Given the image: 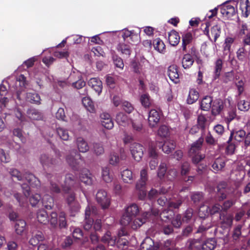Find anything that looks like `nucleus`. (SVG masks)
Instances as JSON below:
<instances>
[{"instance_id": "1", "label": "nucleus", "mask_w": 250, "mask_h": 250, "mask_svg": "<svg viewBox=\"0 0 250 250\" xmlns=\"http://www.w3.org/2000/svg\"><path fill=\"white\" fill-rule=\"evenodd\" d=\"M147 179V170L146 168H143L140 171V179L136 186L139 198L141 199H143L146 195V186Z\"/></svg>"}, {"instance_id": "33", "label": "nucleus", "mask_w": 250, "mask_h": 250, "mask_svg": "<svg viewBox=\"0 0 250 250\" xmlns=\"http://www.w3.org/2000/svg\"><path fill=\"white\" fill-rule=\"evenodd\" d=\"M102 178L104 182L107 183H110L112 181L113 174L108 167H104L102 168Z\"/></svg>"}, {"instance_id": "60", "label": "nucleus", "mask_w": 250, "mask_h": 250, "mask_svg": "<svg viewBox=\"0 0 250 250\" xmlns=\"http://www.w3.org/2000/svg\"><path fill=\"white\" fill-rule=\"evenodd\" d=\"M80 156L79 154H76L75 158L71 155L68 156L66 158V161L70 166L74 167L78 163L77 162V159L80 158Z\"/></svg>"}, {"instance_id": "50", "label": "nucleus", "mask_w": 250, "mask_h": 250, "mask_svg": "<svg viewBox=\"0 0 250 250\" xmlns=\"http://www.w3.org/2000/svg\"><path fill=\"white\" fill-rule=\"evenodd\" d=\"M215 246V242L213 239H208L202 245V249L203 250H213Z\"/></svg>"}, {"instance_id": "34", "label": "nucleus", "mask_w": 250, "mask_h": 250, "mask_svg": "<svg viewBox=\"0 0 250 250\" xmlns=\"http://www.w3.org/2000/svg\"><path fill=\"white\" fill-rule=\"evenodd\" d=\"M175 143L174 141L167 140L162 146V150L166 153H170L175 148Z\"/></svg>"}, {"instance_id": "27", "label": "nucleus", "mask_w": 250, "mask_h": 250, "mask_svg": "<svg viewBox=\"0 0 250 250\" xmlns=\"http://www.w3.org/2000/svg\"><path fill=\"white\" fill-rule=\"evenodd\" d=\"M121 176L123 181L125 183L131 184L134 181L132 172L128 169H125L122 171Z\"/></svg>"}, {"instance_id": "26", "label": "nucleus", "mask_w": 250, "mask_h": 250, "mask_svg": "<svg viewBox=\"0 0 250 250\" xmlns=\"http://www.w3.org/2000/svg\"><path fill=\"white\" fill-rule=\"evenodd\" d=\"M168 39L171 45L176 46L180 42V37L178 32L175 30H172L168 33Z\"/></svg>"}, {"instance_id": "29", "label": "nucleus", "mask_w": 250, "mask_h": 250, "mask_svg": "<svg viewBox=\"0 0 250 250\" xmlns=\"http://www.w3.org/2000/svg\"><path fill=\"white\" fill-rule=\"evenodd\" d=\"M221 33V28L218 25H216L213 26L211 28L210 32H208L207 35L208 38L211 39H213L214 42H216L217 38L220 36Z\"/></svg>"}, {"instance_id": "40", "label": "nucleus", "mask_w": 250, "mask_h": 250, "mask_svg": "<svg viewBox=\"0 0 250 250\" xmlns=\"http://www.w3.org/2000/svg\"><path fill=\"white\" fill-rule=\"evenodd\" d=\"M146 219H141L140 218H134L131 219L129 223L127 225H129L132 229H136L139 228L143 223L146 221Z\"/></svg>"}, {"instance_id": "14", "label": "nucleus", "mask_w": 250, "mask_h": 250, "mask_svg": "<svg viewBox=\"0 0 250 250\" xmlns=\"http://www.w3.org/2000/svg\"><path fill=\"white\" fill-rule=\"evenodd\" d=\"M21 187L23 189L24 197H21L20 196L19 194L18 193L15 194L14 197L16 198L20 204L21 206H22L23 205L24 203L27 201L26 198L29 195L30 188L29 186L26 184H23Z\"/></svg>"}, {"instance_id": "30", "label": "nucleus", "mask_w": 250, "mask_h": 250, "mask_svg": "<svg viewBox=\"0 0 250 250\" xmlns=\"http://www.w3.org/2000/svg\"><path fill=\"white\" fill-rule=\"evenodd\" d=\"M122 36L124 40H125V39L128 37H130L134 42H137L139 40V37L137 33H134L133 31H129L126 29L122 31Z\"/></svg>"}, {"instance_id": "56", "label": "nucleus", "mask_w": 250, "mask_h": 250, "mask_svg": "<svg viewBox=\"0 0 250 250\" xmlns=\"http://www.w3.org/2000/svg\"><path fill=\"white\" fill-rule=\"evenodd\" d=\"M57 133L60 138L63 140H68L69 135L68 131L61 127L57 128Z\"/></svg>"}, {"instance_id": "51", "label": "nucleus", "mask_w": 250, "mask_h": 250, "mask_svg": "<svg viewBox=\"0 0 250 250\" xmlns=\"http://www.w3.org/2000/svg\"><path fill=\"white\" fill-rule=\"evenodd\" d=\"M117 49L125 55H129L130 53V46L124 43H120L117 47Z\"/></svg>"}, {"instance_id": "39", "label": "nucleus", "mask_w": 250, "mask_h": 250, "mask_svg": "<svg viewBox=\"0 0 250 250\" xmlns=\"http://www.w3.org/2000/svg\"><path fill=\"white\" fill-rule=\"evenodd\" d=\"M203 141V138L201 137L192 145L189 150L190 155H193L194 153H199L198 151L201 148Z\"/></svg>"}, {"instance_id": "63", "label": "nucleus", "mask_w": 250, "mask_h": 250, "mask_svg": "<svg viewBox=\"0 0 250 250\" xmlns=\"http://www.w3.org/2000/svg\"><path fill=\"white\" fill-rule=\"evenodd\" d=\"M41 197L39 194H32L29 199L30 204L32 206H36L41 200Z\"/></svg>"}, {"instance_id": "41", "label": "nucleus", "mask_w": 250, "mask_h": 250, "mask_svg": "<svg viewBox=\"0 0 250 250\" xmlns=\"http://www.w3.org/2000/svg\"><path fill=\"white\" fill-rule=\"evenodd\" d=\"M67 202L71 208V209L74 210L75 212L79 210L80 206L78 203L75 202V197L73 194H71L67 198Z\"/></svg>"}, {"instance_id": "55", "label": "nucleus", "mask_w": 250, "mask_h": 250, "mask_svg": "<svg viewBox=\"0 0 250 250\" xmlns=\"http://www.w3.org/2000/svg\"><path fill=\"white\" fill-rule=\"evenodd\" d=\"M189 243L188 247L191 250H200L202 248L201 242L197 240H191Z\"/></svg>"}, {"instance_id": "45", "label": "nucleus", "mask_w": 250, "mask_h": 250, "mask_svg": "<svg viewBox=\"0 0 250 250\" xmlns=\"http://www.w3.org/2000/svg\"><path fill=\"white\" fill-rule=\"evenodd\" d=\"M25 226L26 223L23 220H17L15 226L16 232L21 235L24 230Z\"/></svg>"}, {"instance_id": "18", "label": "nucleus", "mask_w": 250, "mask_h": 250, "mask_svg": "<svg viewBox=\"0 0 250 250\" xmlns=\"http://www.w3.org/2000/svg\"><path fill=\"white\" fill-rule=\"evenodd\" d=\"M239 5L242 16L248 17L250 14V2L249 0H240Z\"/></svg>"}, {"instance_id": "5", "label": "nucleus", "mask_w": 250, "mask_h": 250, "mask_svg": "<svg viewBox=\"0 0 250 250\" xmlns=\"http://www.w3.org/2000/svg\"><path fill=\"white\" fill-rule=\"evenodd\" d=\"M102 241L105 244H107L108 246H114L116 244L117 245H126L128 243L126 241H123L121 243H120V240L117 241L116 238L115 236H112L110 231H107L104 235L102 237Z\"/></svg>"}, {"instance_id": "4", "label": "nucleus", "mask_w": 250, "mask_h": 250, "mask_svg": "<svg viewBox=\"0 0 250 250\" xmlns=\"http://www.w3.org/2000/svg\"><path fill=\"white\" fill-rule=\"evenodd\" d=\"M96 200L103 208H107L110 204V197L104 190H100L96 194Z\"/></svg>"}, {"instance_id": "49", "label": "nucleus", "mask_w": 250, "mask_h": 250, "mask_svg": "<svg viewBox=\"0 0 250 250\" xmlns=\"http://www.w3.org/2000/svg\"><path fill=\"white\" fill-rule=\"evenodd\" d=\"M28 116L30 119L33 120H39L42 119L41 114L35 109H31L28 111Z\"/></svg>"}, {"instance_id": "59", "label": "nucleus", "mask_w": 250, "mask_h": 250, "mask_svg": "<svg viewBox=\"0 0 250 250\" xmlns=\"http://www.w3.org/2000/svg\"><path fill=\"white\" fill-rule=\"evenodd\" d=\"M158 134L162 137H166L169 134V128L166 125H162L159 128Z\"/></svg>"}, {"instance_id": "37", "label": "nucleus", "mask_w": 250, "mask_h": 250, "mask_svg": "<svg viewBox=\"0 0 250 250\" xmlns=\"http://www.w3.org/2000/svg\"><path fill=\"white\" fill-rule=\"evenodd\" d=\"M199 98V93L194 88L190 89L187 100L188 104H192L195 103Z\"/></svg>"}, {"instance_id": "9", "label": "nucleus", "mask_w": 250, "mask_h": 250, "mask_svg": "<svg viewBox=\"0 0 250 250\" xmlns=\"http://www.w3.org/2000/svg\"><path fill=\"white\" fill-rule=\"evenodd\" d=\"M96 208L92 206H88L85 209V219L86 222L84 225V228L85 230H89L93 224V221L88 219L91 215L96 214Z\"/></svg>"}, {"instance_id": "7", "label": "nucleus", "mask_w": 250, "mask_h": 250, "mask_svg": "<svg viewBox=\"0 0 250 250\" xmlns=\"http://www.w3.org/2000/svg\"><path fill=\"white\" fill-rule=\"evenodd\" d=\"M230 2H226L221 6V14L223 16L228 18H230L236 13V10L234 7V2H233V5H232Z\"/></svg>"}, {"instance_id": "54", "label": "nucleus", "mask_w": 250, "mask_h": 250, "mask_svg": "<svg viewBox=\"0 0 250 250\" xmlns=\"http://www.w3.org/2000/svg\"><path fill=\"white\" fill-rule=\"evenodd\" d=\"M26 180L31 187L37 186L39 185V181L36 177L32 174H28L25 177Z\"/></svg>"}, {"instance_id": "19", "label": "nucleus", "mask_w": 250, "mask_h": 250, "mask_svg": "<svg viewBox=\"0 0 250 250\" xmlns=\"http://www.w3.org/2000/svg\"><path fill=\"white\" fill-rule=\"evenodd\" d=\"M158 204L161 206H167L169 208H176L181 205V202L175 203L173 201H168L165 196H162L158 200Z\"/></svg>"}, {"instance_id": "11", "label": "nucleus", "mask_w": 250, "mask_h": 250, "mask_svg": "<svg viewBox=\"0 0 250 250\" xmlns=\"http://www.w3.org/2000/svg\"><path fill=\"white\" fill-rule=\"evenodd\" d=\"M100 119L102 125L105 128L111 129L113 127V122L108 113L105 112L102 113L100 115Z\"/></svg>"}, {"instance_id": "35", "label": "nucleus", "mask_w": 250, "mask_h": 250, "mask_svg": "<svg viewBox=\"0 0 250 250\" xmlns=\"http://www.w3.org/2000/svg\"><path fill=\"white\" fill-rule=\"evenodd\" d=\"M82 103L87 110L91 113L95 112V108L94 104L89 97H83L82 99Z\"/></svg>"}, {"instance_id": "31", "label": "nucleus", "mask_w": 250, "mask_h": 250, "mask_svg": "<svg viewBox=\"0 0 250 250\" xmlns=\"http://www.w3.org/2000/svg\"><path fill=\"white\" fill-rule=\"evenodd\" d=\"M41 163L43 166H51L58 162V160L49 157L46 154H42L40 158Z\"/></svg>"}, {"instance_id": "42", "label": "nucleus", "mask_w": 250, "mask_h": 250, "mask_svg": "<svg viewBox=\"0 0 250 250\" xmlns=\"http://www.w3.org/2000/svg\"><path fill=\"white\" fill-rule=\"evenodd\" d=\"M194 62L192 57L190 54H186L182 59V66L185 69L189 68Z\"/></svg>"}, {"instance_id": "32", "label": "nucleus", "mask_w": 250, "mask_h": 250, "mask_svg": "<svg viewBox=\"0 0 250 250\" xmlns=\"http://www.w3.org/2000/svg\"><path fill=\"white\" fill-rule=\"evenodd\" d=\"M154 242L150 237H146L141 244V247L142 250H157V248L154 247Z\"/></svg>"}, {"instance_id": "28", "label": "nucleus", "mask_w": 250, "mask_h": 250, "mask_svg": "<svg viewBox=\"0 0 250 250\" xmlns=\"http://www.w3.org/2000/svg\"><path fill=\"white\" fill-rule=\"evenodd\" d=\"M116 121L120 126H125L128 124L127 116L123 112H119L116 116Z\"/></svg>"}, {"instance_id": "58", "label": "nucleus", "mask_w": 250, "mask_h": 250, "mask_svg": "<svg viewBox=\"0 0 250 250\" xmlns=\"http://www.w3.org/2000/svg\"><path fill=\"white\" fill-rule=\"evenodd\" d=\"M238 108L241 111H247L250 108V104L248 101L241 100L238 103Z\"/></svg>"}, {"instance_id": "57", "label": "nucleus", "mask_w": 250, "mask_h": 250, "mask_svg": "<svg viewBox=\"0 0 250 250\" xmlns=\"http://www.w3.org/2000/svg\"><path fill=\"white\" fill-rule=\"evenodd\" d=\"M43 236L41 233L36 234L35 236L31 238L29 240V243L33 245H37L39 242L42 241Z\"/></svg>"}, {"instance_id": "3", "label": "nucleus", "mask_w": 250, "mask_h": 250, "mask_svg": "<svg viewBox=\"0 0 250 250\" xmlns=\"http://www.w3.org/2000/svg\"><path fill=\"white\" fill-rule=\"evenodd\" d=\"M37 218L38 221L41 224H46L49 222L48 214L43 209L38 211ZM49 222L52 227L56 226L57 224V214L56 212L51 213Z\"/></svg>"}, {"instance_id": "46", "label": "nucleus", "mask_w": 250, "mask_h": 250, "mask_svg": "<svg viewBox=\"0 0 250 250\" xmlns=\"http://www.w3.org/2000/svg\"><path fill=\"white\" fill-rule=\"evenodd\" d=\"M155 49L158 52L163 53L165 49V45L163 42L159 38L156 39L153 42Z\"/></svg>"}, {"instance_id": "10", "label": "nucleus", "mask_w": 250, "mask_h": 250, "mask_svg": "<svg viewBox=\"0 0 250 250\" xmlns=\"http://www.w3.org/2000/svg\"><path fill=\"white\" fill-rule=\"evenodd\" d=\"M160 118L159 112L155 109H151L149 113L148 122L149 125L151 127L156 126Z\"/></svg>"}, {"instance_id": "47", "label": "nucleus", "mask_w": 250, "mask_h": 250, "mask_svg": "<svg viewBox=\"0 0 250 250\" xmlns=\"http://www.w3.org/2000/svg\"><path fill=\"white\" fill-rule=\"evenodd\" d=\"M193 40L192 35L188 32L182 36V47L183 50H186V46L190 43Z\"/></svg>"}, {"instance_id": "20", "label": "nucleus", "mask_w": 250, "mask_h": 250, "mask_svg": "<svg viewBox=\"0 0 250 250\" xmlns=\"http://www.w3.org/2000/svg\"><path fill=\"white\" fill-rule=\"evenodd\" d=\"M221 208V206L220 205L216 204L214 206L212 207L211 208L207 207L205 206H203L201 207L199 209V215L201 217H203L204 216L202 215L201 212H204L205 210H206V213L205 214V216L208 214V212H210L211 214H214L216 212H218L220 210Z\"/></svg>"}, {"instance_id": "17", "label": "nucleus", "mask_w": 250, "mask_h": 250, "mask_svg": "<svg viewBox=\"0 0 250 250\" xmlns=\"http://www.w3.org/2000/svg\"><path fill=\"white\" fill-rule=\"evenodd\" d=\"M9 93L6 91L5 86L3 85L0 86V106L1 107H5L9 101Z\"/></svg>"}, {"instance_id": "44", "label": "nucleus", "mask_w": 250, "mask_h": 250, "mask_svg": "<svg viewBox=\"0 0 250 250\" xmlns=\"http://www.w3.org/2000/svg\"><path fill=\"white\" fill-rule=\"evenodd\" d=\"M212 102L211 97L206 96L202 99L201 102L200 106L201 109L204 110H208L211 106Z\"/></svg>"}, {"instance_id": "15", "label": "nucleus", "mask_w": 250, "mask_h": 250, "mask_svg": "<svg viewBox=\"0 0 250 250\" xmlns=\"http://www.w3.org/2000/svg\"><path fill=\"white\" fill-rule=\"evenodd\" d=\"M75 184V178L74 176L71 174H68L66 175L64 184L62 185L63 190L65 192H67L73 187Z\"/></svg>"}, {"instance_id": "36", "label": "nucleus", "mask_w": 250, "mask_h": 250, "mask_svg": "<svg viewBox=\"0 0 250 250\" xmlns=\"http://www.w3.org/2000/svg\"><path fill=\"white\" fill-rule=\"evenodd\" d=\"M225 165V159L223 157H219L215 159L212 167L215 172L221 170Z\"/></svg>"}, {"instance_id": "23", "label": "nucleus", "mask_w": 250, "mask_h": 250, "mask_svg": "<svg viewBox=\"0 0 250 250\" xmlns=\"http://www.w3.org/2000/svg\"><path fill=\"white\" fill-rule=\"evenodd\" d=\"M245 136L246 132L244 130H233L231 132L229 141L234 138L235 141L240 142L243 141Z\"/></svg>"}, {"instance_id": "2", "label": "nucleus", "mask_w": 250, "mask_h": 250, "mask_svg": "<svg viewBox=\"0 0 250 250\" xmlns=\"http://www.w3.org/2000/svg\"><path fill=\"white\" fill-rule=\"evenodd\" d=\"M139 211L138 206L132 204L128 206L126 209V212L122 216L120 223L122 226H126L129 223L131 219L136 217V215Z\"/></svg>"}, {"instance_id": "62", "label": "nucleus", "mask_w": 250, "mask_h": 250, "mask_svg": "<svg viewBox=\"0 0 250 250\" xmlns=\"http://www.w3.org/2000/svg\"><path fill=\"white\" fill-rule=\"evenodd\" d=\"M234 42V39L231 37H228L226 39L224 44V50L225 51H229L231 44Z\"/></svg>"}, {"instance_id": "64", "label": "nucleus", "mask_w": 250, "mask_h": 250, "mask_svg": "<svg viewBox=\"0 0 250 250\" xmlns=\"http://www.w3.org/2000/svg\"><path fill=\"white\" fill-rule=\"evenodd\" d=\"M148 153L150 158H157L158 154L156 151L155 146L152 144L149 146Z\"/></svg>"}, {"instance_id": "25", "label": "nucleus", "mask_w": 250, "mask_h": 250, "mask_svg": "<svg viewBox=\"0 0 250 250\" xmlns=\"http://www.w3.org/2000/svg\"><path fill=\"white\" fill-rule=\"evenodd\" d=\"M224 108V103L222 100L217 99L213 102L212 113L213 115L219 114Z\"/></svg>"}, {"instance_id": "16", "label": "nucleus", "mask_w": 250, "mask_h": 250, "mask_svg": "<svg viewBox=\"0 0 250 250\" xmlns=\"http://www.w3.org/2000/svg\"><path fill=\"white\" fill-rule=\"evenodd\" d=\"M169 79L174 83H177L179 82V75L178 72L177 66L173 64L169 66L167 70Z\"/></svg>"}, {"instance_id": "6", "label": "nucleus", "mask_w": 250, "mask_h": 250, "mask_svg": "<svg viewBox=\"0 0 250 250\" xmlns=\"http://www.w3.org/2000/svg\"><path fill=\"white\" fill-rule=\"evenodd\" d=\"M130 150L134 160L139 162L142 159L144 154L143 146L138 143H133L131 144Z\"/></svg>"}, {"instance_id": "52", "label": "nucleus", "mask_w": 250, "mask_h": 250, "mask_svg": "<svg viewBox=\"0 0 250 250\" xmlns=\"http://www.w3.org/2000/svg\"><path fill=\"white\" fill-rule=\"evenodd\" d=\"M223 61L221 59H218L215 62L214 75L215 78H218L222 69Z\"/></svg>"}, {"instance_id": "21", "label": "nucleus", "mask_w": 250, "mask_h": 250, "mask_svg": "<svg viewBox=\"0 0 250 250\" xmlns=\"http://www.w3.org/2000/svg\"><path fill=\"white\" fill-rule=\"evenodd\" d=\"M76 144L79 151L81 152L85 153L89 150L88 144L83 138H78L76 139Z\"/></svg>"}, {"instance_id": "22", "label": "nucleus", "mask_w": 250, "mask_h": 250, "mask_svg": "<svg viewBox=\"0 0 250 250\" xmlns=\"http://www.w3.org/2000/svg\"><path fill=\"white\" fill-rule=\"evenodd\" d=\"M81 181L87 185H91L93 183V178L90 171L87 169L83 170L80 176Z\"/></svg>"}, {"instance_id": "12", "label": "nucleus", "mask_w": 250, "mask_h": 250, "mask_svg": "<svg viewBox=\"0 0 250 250\" xmlns=\"http://www.w3.org/2000/svg\"><path fill=\"white\" fill-rule=\"evenodd\" d=\"M26 85V78L23 75H20L17 78L16 83V93L17 98L20 99V94L24 90Z\"/></svg>"}, {"instance_id": "43", "label": "nucleus", "mask_w": 250, "mask_h": 250, "mask_svg": "<svg viewBox=\"0 0 250 250\" xmlns=\"http://www.w3.org/2000/svg\"><path fill=\"white\" fill-rule=\"evenodd\" d=\"M220 219L223 227H229L232 225V216L231 215L226 214L225 215H221Z\"/></svg>"}, {"instance_id": "61", "label": "nucleus", "mask_w": 250, "mask_h": 250, "mask_svg": "<svg viewBox=\"0 0 250 250\" xmlns=\"http://www.w3.org/2000/svg\"><path fill=\"white\" fill-rule=\"evenodd\" d=\"M140 101L142 104L145 107H148L150 104L149 97L146 94H144L141 95Z\"/></svg>"}, {"instance_id": "24", "label": "nucleus", "mask_w": 250, "mask_h": 250, "mask_svg": "<svg viewBox=\"0 0 250 250\" xmlns=\"http://www.w3.org/2000/svg\"><path fill=\"white\" fill-rule=\"evenodd\" d=\"M250 54L249 51H247L244 46L240 47L236 52L237 58L242 62H245L249 60Z\"/></svg>"}, {"instance_id": "13", "label": "nucleus", "mask_w": 250, "mask_h": 250, "mask_svg": "<svg viewBox=\"0 0 250 250\" xmlns=\"http://www.w3.org/2000/svg\"><path fill=\"white\" fill-rule=\"evenodd\" d=\"M88 85L91 86L98 94L100 95L103 89L102 81L97 78H92L88 82Z\"/></svg>"}, {"instance_id": "53", "label": "nucleus", "mask_w": 250, "mask_h": 250, "mask_svg": "<svg viewBox=\"0 0 250 250\" xmlns=\"http://www.w3.org/2000/svg\"><path fill=\"white\" fill-rule=\"evenodd\" d=\"M27 100L31 103L39 104L41 98L39 94L35 93H28L26 96Z\"/></svg>"}, {"instance_id": "48", "label": "nucleus", "mask_w": 250, "mask_h": 250, "mask_svg": "<svg viewBox=\"0 0 250 250\" xmlns=\"http://www.w3.org/2000/svg\"><path fill=\"white\" fill-rule=\"evenodd\" d=\"M53 198L48 195L43 196L42 201L43 206L47 209H51L53 205Z\"/></svg>"}, {"instance_id": "8", "label": "nucleus", "mask_w": 250, "mask_h": 250, "mask_svg": "<svg viewBox=\"0 0 250 250\" xmlns=\"http://www.w3.org/2000/svg\"><path fill=\"white\" fill-rule=\"evenodd\" d=\"M69 79L75 81L72 83V86L76 89H81L85 85V82L82 79V75L79 72L71 73Z\"/></svg>"}, {"instance_id": "38", "label": "nucleus", "mask_w": 250, "mask_h": 250, "mask_svg": "<svg viewBox=\"0 0 250 250\" xmlns=\"http://www.w3.org/2000/svg\"><path fill=\"white\" fill-rule=\"evenodd\" d=\"M125 155L122 154L120 157H119L117 153L115 152H112L109 156V162L110 164L115 166L117 165L121 160L125 159Z\"/></svg>"}]
</instances>
